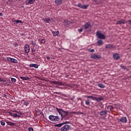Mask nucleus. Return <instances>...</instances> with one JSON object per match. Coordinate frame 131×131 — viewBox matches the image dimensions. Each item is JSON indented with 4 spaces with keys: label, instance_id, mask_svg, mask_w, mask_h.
<instances>
[{
    "label": "nucleus",
    "instance_id": "nucleus-1",
    "mask_svg": "<svg viewBox=\"0 0 131 131\" xmlns=\"http://www.w3.org/2000/svg\"><path fill=\"white\" fill-rule=\"evenodd\" d=\"M56 110H57L59 115H61V118L63 119H65L67 120L70 118V115H69V112L68 111H64L62 110L61 108H59L56 107Z\"/></svg>",
    "mask_w": 131,
    "mask_h": 131
},
{
    "label": "nucleus",
    "instance_id": "nucleus-2",
    "mask_svg": "<svg viewBox=\"0 0 131 131\" xmlns=\"http://www.w3.org/2000/svg\"><path fill=\"white\" fill-rule=\"evenodd\" d=\"M49 119L51 121H54V122H56V121H60V118L58 116L51 115L49 116Z\"/></svg>",
    "mask_w": 131,
    "mask_h": 131
},
{
    "label": "nucleus",
    "instance_id": "nucleus-3",
    "mask_svg": "<svg viewBox=\"0 0 131 131\" xmlns=\"http://www.w3.org/2000/svg\"><path fill=\"white\" fill-rule=\"evenodd\" d=\"M96 36H97L98 38L99 39H105L106 36L104 34H102L99 31L96 32Z\"/></svg>",
    "mask_w": 131,
    "mask_h": 131
},
{
    "label": "nucleus",
    "instance_id": "nucleus-4",
    "mask_svg": "<svg viewBox=\"0 0 131 131\" xmlns=\"http://www.w3.org/2000/svg\"><path fill=\"white\" fill-rule=\"evenodd\" d=\"M82 28H84V29H85V30H89L92 28V25L91 24V23L88 22L86 23L84 25L82 26Z\"/></svg>",
    "mask_w": 131,
    "mask_h": 131
},
{
    "label": "nucleus",
    "instance_id": "nucleus-5",
    "mask_svg": "<svg viewBox=\"0 0 131 131\" xmlns=\"http://www.w3.org/2000/svg\"><path fill=\"white\" fill-rule=\"evenodd\" d=\"M76 7L78 8H80L81 9H83V10H86L89 8V5H82L81 3H79L78 4L76 5Z\"/></svg>",
    "mask_w": 131,
    "mask_h": 131
},
{
    "label": "nucleus",
    "instance_id": "nucleus-6",
    "mask_svg": "<svg viewBox=\"0 0 131 131\" xmlns=\"http://www.w3.org/2000/svg\"><path fill=\"white\" fill-rule=\"evenodd\" d=\"M70 126L68 124H65L63 125V127L61 128V131H67L69 130L70 129Z\"/></svg>",
    "mask_w": 131,
    "mask_h": 131
},
{
    "label": "nucleus",
    "instance_id": "nucleus-7",
    "mask_svg": "<svg viewBox=\"0 0 131 131\" xmlns=\"http://www.w3.org/2000/svg\"><path fill=\"white\" fill-rule=\"evenodd\" d=\"M91 58L97 60L98 59H101L102 57L100 55L92 54L91 56Z\"/></svg>",
    "mask_w": 131,
    "mask_h": 131
},
{
    "label": "nucleus",
    "instance_id": "nucleus-8",
    "mask_svg": "<svg viewBox=\"0 0 131 131\" xmlns=\"http://www.w3.org/2000/svg\"><path fill=\"white\" fill-rule=\"evenodd\" d=\"M119 121L120 122H122L123 123H125L127 122V118L126 117H122L120 119H119Z\"/></svg>",
    "mask_w": 131,
    "mask_h": 131
},
{
    "label": "nucleus",
    "instance_id": "nucleus-9",
    "mask_svg": "<svg viewBox=\"0 0 131 131\" xmlns=\"http://www.w3.org/2000/svg\"><path fill=\"white\" fill-rule=\"evenodd\" d=\"M29 51H30V48L29 47V45L28 44H26L25 45V52L27 54H28L29 53Z\"/></svg>",
    "mask_w": 131,
    "mask_h": 131
},
{
    "label": "nucleus",
    "instance_id": "nucleus-10",
    "mask_svg": "<svg viewBox=\"0 0 131 131\" xmlns=\"http://www.w3.org/2000/svg\"><path fill=\"white\" fill-rule=\"evenodd\" d=\"M113 58L115 59V60H119L120 59V55L118 53H114L113 55Z\"/></svg>",
    "mask_w": 131,
    "mask_h": 131
},
{
    "label": "nucleus",
    "instance_id": "nucleus-11",
    "mask_svg": "<svg viewBox=\"0 0 131 131\" xmlns=\"http://www.w3.org/2000/svg\"><path fill=\"white\" fill-rule=\"evenodd\" d=\"M34 2H35V0H27L26 1V5L27 6H28V5H33V4H34Z\"/></svg>",
    "mask_w": 131,
    "mask_h": 131
},
{
    "label": "nucleus",
    "instance_id": "nucleus-12",
    "mask_svg": "<svg viewBox=\"0 0 131 131\" xmlns=\"http://www.w3.org/2000/svg\"><path fill=\"white\" fill-rule=\"evenodd\" d=\"M104 100V97L101 96L99 97H95L94 101H97V102H100V101H103Z\"/></svg>",
    "mask_w": 131,
    "mask_h": 131
},
{
    "label": "nucleus",
    "instance_id": "nucleus-13",
    "mask_svg": "<svg viewBox=\"0 0 131 131\" xmlns=\"http://www.w3.org/2000/svg\"><path fill=\"white\" fill-rule=\"evenodd\" d=\"M9 114L10 116H12V117H14V118H17V117H18L17 114L9 112Z\"/></svg>",
    "mask_w": 131,
    "mask_h": 131
},
{
    "label": "nucleus",
    "instance_id": "nucleus-14",
    "mask_svg": "<svg viewBox=\"0 0 131 131\" xmlns=\"http://www.w3.org/2000/svg\"><path fill=\"white\" fill-rule=\"evenodd\" d=\"M115 47L113 45L108 44L105 45V49H114Z\"/></svg>",
    "mask_w": 131,
    "mask_h": 131
},
{
    "label": "nucleus",
    "instance_id": "nucleus-15",
    "mask_svg": "<svg viewBox=\"0 0 131 131\" xmlns=\"http://www.w3.org/2000/svg\"><path fill=\"white\" fill-rule=\"evenodd\" d=\"M99 115H100V116H105V115H107V111H103L99 112Z\"/></svg>",
    "mask_w": 131,
    "mask_h": 131
},
{
    "label": "nucleus",
    "instance_id": "nucleus-16",
    "mask_svg": "<svg viewBox=\"0 0 131 131\" xmlns=\"http://www.w3.org/2000/svg\"><path fill=\"white\" fill-rule=\"evenodd\" d=\"M120 24H125V20L123 19H121L120 20H119L116 23L117 25Z\"/></svg>",
    "mask_w": 131,
    "mask_h": 131
},
{
    "label": "nucleus",
    "instance_id": "nucleus-17",
    "mask_svg": "<svg viewBox=\"0 0 131 131\" xmlns=\"http://www.w3.org/2000/svg\"><path fill=\"white\" fill-rule=\"evenodd\" d=\"M29 67H34V68L37 69V68H38V64L35 63H31L29 66Z\"/></svg>",
    "mask_w": 131,
    "mask_h": 131
},
{
    "label": "nucleus",
    "instance_id": "nucleus-18",
    "mask_svg": "<svg viewBox=\"0 0 131 131\" xmlns=\"http://www.w3.org/2000/svg\"><path fill=\"white\" fill-rule=\"evenodd\" d=\"M97 43L98 46H103L104 45V41L100 39L97 41Z\"/></svg>",
    "mask_w": 131,
    "mask_h": 131
},
{
    "label": "nucleus",
    "instance_id": "nucleus-19",
    "mask_svg": "<svg viewBox=\"0 0 131 131\" xmlns=\"http://www.w3.org/2000/svg\"><path fill=\"white\" fill-rule=\"evenodd\" d=\"M55 4H56V6H60L62 5V0H56Z\"/></svg>",
    "mask_w": 131,
    "mask_h": 131
},
{
    "label": "nucleus",
    "instance_id": "nucleus-20",
    "mask_svg": "<svg viewBox=\"0 0 131 131\" xmlns=\"http://www.w3.org/2000/svg\"><path fill=\"white\" fill-rule=\"evenodd\" d=\"M107 111L108 112H111V111H112V110H113V106L108 105L107 107Z\"/></svg>",
    "mask_w": 131,
    "mask_h": 131
},
{
    "label": "nucleus",
    "instance_id": "nucleus-21",
    "mask_svg": "<svg viewBox=\"0 0 131 131\" xmlns=\"http://www.w3.org/2000/svg\"><path fill=\"white\" fill-rule=\"evenodd\" d=\"M65 123H68V122H66L65 123H59V124H56L55 125V126H57V127H61V126H62V125H64V124H65Z\"/></svg>",
    "mask_w": 131,
    "mask_h": 131
},
{
    "label": "nucleus",
    "instance_id": "nucleus-22",
    "mask_svg": "<svg viewBox=\"0 0 131 131\" xmlns=\"http://www.w3.org/2000/svg\"><path fill=\"white\" fill-rule=\"evenodd\" d=\"M59 33H60V32H59V31L52 32V34L53 36H57L58 34H59Z\"/></svg>",
    "mask_w": 131,
    "mask_h": 131
},
{
    "label": "nucleus",
    "instance_id": "nucleus-23",
    "mask_svg": "<svg viewBox=\"0 0 131 131\" xmlns=\"http://www.w3.org/2000/svg\"><path fill=\"white\" fill-rule=\"evenodd\" d=\"M85 104L86 105V106H90V105H91V102L90 101V99H86L85 100Z\"/></svg>",
    "mask_w": 131,
    "mask_h": 131
},
{
    "label": "nucleus",
    "instance_id": "nucleus-24",
    "mask_svg": "<svg viewBox=\"0 0 131 131\" xmlns=\"http://www.w3.org/2000/svg\"><path fill=\"white\" fill-rule=\"evenodd\" d=\"M13 22H15L14 24H18L19 23H21V24L23 23V21H22V20H14V21H13Z\"/></svg>",
    "mask_w": 131,
    "mask_h": 131
},
{
    "label": "nucleus",
    "instance_id": "nucleus-25",
    "mask_svg": "<svg viewBox=\"0 0 131 131\" xmlns=\"http://www.w3.org/2000/svg\"><path fill=\"white\" fill-rule=\"evenodd\" d=\"M10 62H11V63H18V60L17 59H15V58H11L10 59Z\"/></svg>",
    "mask_w": 131,
    "mask_h": 131
},
{
    "label": "nucleus",
    "instance_id": "nucleus-26",
    "mask_svg": "<svg viewBox=\"0 0 131 131\" xmlns=\"http://www.w3.org/2000/svg\"><path fill=\"white\" fill-rule=\"evenodd\" d=\"M7 123L8 124V125H11V126H14V125H15V123H13L10 121L7 122Z\"/></svg>",
    "mask_w": 131,
    "mask_h": 131
},
{
    "label": "nucleus",
    "instance_id": "nucleus-27",
    "mask_svg": "<svg viewBox=\"0 0 131 131\" xmlns=\"http://www.w3.org/2000/svg\"><path fill=\"white\" fill-rule=\"evenodd\" d=\"M98 86H99V88H100L101 89H104V88H105V85L102 83L98 84Z\"/></svg>",
    "mask_w": 131,
    "mask_h": 131
},
{
    "label": "nucleus",
    "instance_id": "nucleus-28",
    "mask_svg": "<svg viewBox=\"0 0 131 131\" xmlns=\"http://www.w3.org/2000/svg\"><path fill=\"white\" fill-rule=\"evenodd\" d=\"M44 22L45 21L46 23H49L50 22H51V19L50 18H46L44 20H43Z\"/></svg>",
    "mask_w": 131,
    "mask_h": 131
},
{
    "label": "nucleus",
    "instance_id": "nucleus-29",
    "mask_svg": "<svg viewBox=\"0 0 131 131\" xmlns=\"http://www.w3.org/2000/svg\"><path fill=\"white\" fill-rule=\"evenodd\" d=\"M20 78L23 80H28V79H30L29 77H20Z\"/></svg>",
    "mask_w": 131,
    "mask_h": 131
},
{
    "label": "nucleus",
    "instance_id": "nucleus-30",
    "mask_svg": "<svg viewBox=\"0 0 131 131\" xmlns=\"http://www.w3.org/2000/svg\"><path fill=\"white\" fill-rule=\"evenodd\" d=\"M23 101H24L23 104L24 105H25V106H27L28 105H29V101L26 100H23Z\"/></svg>",
    "mask_w": 131,
    "mask_h": 131
},
{
    "label": "nucleus",
    "instance_id": "nucleus-31",
    "mask_svg": "<svg viewBox=\"0 0 131 131\" xmlns=\"http://www.w3.org/2000/svg\"><path fill=\"white\" fill-rule=\"evenodd\" d=\"M36 115H38V116H39V115H40V114H41V112H40V111L39 110H36Z\"/></svg>",
    "mask_w": 131,
    "mask_h": 131
},
{
    "label": "nucleus",
    "instance_id": "nucleus-32",
    "mask_svg": "<svg viewBox=\"0 0 131 131\" xmlns=\"http://www.w3.org/2000/svg\"><path fill=\"white\" fill-rule=\"evenodd\" d=\"M88 99H92L93 101H95V97L92 96H87Z\"/></svg>",
    "mask_w": 131,
    "mask_h": 131
},
{
    "label": "nucleus",
    "instance_id": "nucleus-33",
    "mask_svg": "<svg viewBox=\"0 0 131 131\" xmlns=\"http://www.w3.org/2000/svg\"><path fill=\"white\" fill-rule=\"evenodd\" d=\"M40 42H41V43H46V39H41L40 40Z\"/></svg>",
    "mask_w": 131,
    "mask_h": 131
},
{
    "label": "nucleus",
    "instance_id": "nucleus-34",
    "mask_svg": "<svg viewBox=\"0 0 131 131\" xmlns=\"http://www.w3.org/2000/svg\"><path fill=\"white\" fill-rule=\"evenodd\" d=\"M89 52H90V53H95V49H89Z\"/></svg>",
    "mask_w": 131,
    "mask_h": 131
},
{
    "label": "nucleus",
    "instance_id": "nucleus-35",
    "mask_svg": "<svg viewBox=\"0 0 131 131\" xmlns=\"http://www.w3.org/2000/svg\"><path fill=\"white\" fill-rule=\"evenodd\" d=\"M11 80L12 82H16V81H17V80H16V79L14 78H11Z\"/></svg>",
    "mask_w": 131,
    "mask_h": 131
},
{
    "label": "nucleus",
    "instance_id": "nucleus-36",
    "mask_svg": "<svg viewBox=\"0 0 131 131\" xmlns=\"http://www.w3.org/2000/svg\"><path fill=\"white\" fill-rule=\"evenodd\" d=\"M1 124L3 126H5V125H6V123L5 122H4V121H1Z\"/></svg>",
    "mask_w": 131,
    "mask_h": 131
},
{
    "label": "nucleus",
    "instance_id": "nucleus-37",
    "mask_svg": "<svg viewBox=\"0 0 131 131\" xmlns=\"http://www.w3.org/2000/svg\"><path fill=\"white\" fill-rule=\"evenodd\" d=\"M120 67L122 68V69H126V67H125V66L121 65Z\"/></svg>",
    "mask_w": 131,
    "mask_h": 131
},
{
    "label": "nucleus",
    "instance_id": "nucleus-38",
    "mask_svg": "<svg viewBox=\"0 0 131 131\" xmlns=\"http://www.w3.org/2000/svg\"><path fill=\"white\" fill-rule=\"evenodd\" d=\"M78 32H82L83 31V28H81L78 30Z\"/></svg>",
    "mask_w": 131,
    "mask_h": 131
},
{
    "label": "nucleus",
    "instance_id": "nucleus-39",
    "mask_svg": "<svg viewBox=\"0 0 131 131\" xmlns=\"http://www.w3.org/2000/svg\"><path fill=\"white\" fill-rule=\"evenodd\" d=\"M52 83H54V84H58V81H53L52 82Z\"/></svg>",
    "mask_w": 131,
    "mask_h": 131
},
{
    "label": "nucleus",
    "instance_id": "nucleus-40",
    "mask_svg": "<svg viewBox=\"0 0 131 131\" xmlns=\"http://www.w3.org/2000/svg\"><path fill=\"white\" fill-rule=\"evenodd\" d=\"M34 52H35V49H34V48H32V54H34Z\"/></svg>",
    "mask_w": 131,
    "mask_h": 131
},
{
    "label": "nucleus",
    "instance_id": "nucleus-41",
    "mask_svg": "<svg viewBox=\"0 0 131 131\" xmlns=\"http://www.w3.org/2000/svg\"><path fill=\"white\" fill-rule=\"evenodd\" d=\"M11 59H12V58H10V57L7 58V61H9V62H11Z\"/></svg>",
    "mask_w": 131,
    "mask_h": 131
},
{
    "label": "nucleus",
    "instance_id": "nucleus-42",
    "mask_svg": "<svg viewBox=\"0 0 131 131\" xmlns=\"http://www.w3.org/2000/svg\"><path fill=\"white\" fill-rule=\"evenodd\" d=\"M28 129H29V131H33V128L32 127H29Z\"/></svg>",
    "mask_w": 131,
    "mask_h": 131
},
{
    "label": "nucleus",
    "instance_id": "nucleus-43",
    "mask_svg": "<svg viewBox=\"0 0 131 131\" xmlns=\"http://www.w3.org/2000/svg\"><path fill=\"white\" fill-rule=\"evenodd\" d=\"M127 23H128V24H129V25H130V26H131V20H127Z\"/></svg>",
    "mask_w": 131,
    "mask_h": 131
},
{
    "label": "nucleus",
    "instance_id": "nucleus-44",
    "mask_svg": "<svg viewBox=\"0 0 131 131\" xmlns=\"http://www.w3.org/2000/svg\"><path fill=\"white\" fill-rule=\"evenodd\" d=\"M57 84H59V85H62L63 84V83H62V82H58Z\"/></svg>",
    "mask_w": 131,
    "mask_h": 131
},
{
    "label": "nucleus",
    "instance_id": "nucleus-45",
    "mask_svg": "<svg viewBox=\"0 0 131 131\" xmlns=\"http://www.w3.org/2000/svg\"><path fill=\"white\" fill-rule=\"evenodd\" d=\"M15 112H16V113H18V114H19V112H18L17 111H16ZM19 114H20V115H22L21 113H20Z\"/></svg>",
    "mask_w": 131,
    "mask_h": 131
},
{
    "label": "nucleus",
    "instance_id": "nucleus-46",
    "mask_svg": "<svg viewBox=\"0 0 131 131\" xmlns=\"http://www.w3.org/2000/svg\"><path fill=\"white\" fill-rule=\"evenodd\" d=\"M46 58L47 59V60H50V57L49 56H47Z\"/></svg>",
    "mask_w": 131,
    "mask_h": 131
},
{
    "label": "nucleus",
    "instance_id": "nucleus-47",
    "mask_svg": "<svg viewBox=\"0 0 131 131\" xmlns=\"http://www.w3.org/2000/svg\"><path fill=\"white\" fill-rule=\"evenodd\" d=\"M20 35H21V36H24V35H25V34H23V33H21V34H20Z\"/></svg>",
    "mask_w": 131,
    "mask_h": 131
},
{
    "label": "nucleus",
    "instance_id": "nucleus-48",
    "mask_svg": "<svg viewBox=\"0 0 131 131\" xmlns=\"http://www.w3.org/2000/svg\"><path fill=\"white\" fill-rule=\"evenodd\" d=\"M17 117H18V118H20V117H21V116L17 115Z\"/></svg>",
    "mask_w": 131,
    "mask_h": 131
},
{
    "label": "nucleus",
    "instance_id": "nucleus-49",
    "mask_svg": "<svg viewBox=\"0 0 131 131\" xmlns=\"http://www.w3.org/2000/svg\"><path fill=\"white\" fill-rule=\"evenodd\" d=\"M2 80H4V79L0 78V81H2Z\"/></svg>",
    "mask_w": 131,
    "mask_h": 131
},
{
    "label": "nucleus",
    "instance_id": "nucleus-50",
    "mask_svg": "<svg viewBox=\"0 0 131 131\" xmlns=\"http://www.w3.org/2000/svg\"><path fill=\"white\" fill-rule=\"evenodd\" d=\"M2 81H3L4 82H6L7 81L6 80L3 79V80H2Z\"/></svg>",
    "mask_w": 131,
    "mask_h": 131
},
{
    "label": "nucleus",
    "instance_id": "nucleus-51",
    "mask_svg": "<svg viewBox=\"0 0 131 131\" xmlns=\"http://www.w3.org/2000/svg\"><path fill=\"white\" fill-rule=\"evenodd\" d=\"M4 97H5V98H8V96L6 95H4Z\"/></svg>",
    "mask_w": 131,
    "mask_h": 131
},
{
    "label": "nucleus",
    "instance_id": "nucleus-52",
    "mask_svg": "<svg viewBox=\"0 0 131 131\" xmlns=\"http://www.w3.org/2000/svg\"><path fill=\"white\" fill-rule=\"evenodd\" d=\"M0 16H3V13H0Z\"/></svg>",
    "mask_w": 131,
    "mask_h": 131
},
{
    "label": "nucleus",
    "instance_id": "nucleus-53",
    "mask_svg": "<svg viewBox=\"0 0 131 131\" xmlns=\"http://www.w3.org/2000/svg\"><path fill=\"white\" fill-rule=\"evenodd\" d=\"M84 107L85 108H88V107H86V106H84Z\"/></svg>",
    "mask_w": 131,
    "mask_h": 131
},
{
    "label": "nucleus",
    "instance_id": "nucleus-54",
    "mask_svg": "<svg viewBox=\"0 0 131 131\" xmlns=\"http://www.w3.org/2000/svg\"><path fill=\"white\" fill-rule=\"evenodd\" d=\"M16 1H17V2H20V0H16Z\"/></svg>",
    "mask_w": 131,
    "mask_h": 131
}]
</instances>
